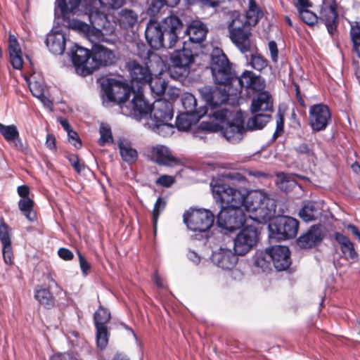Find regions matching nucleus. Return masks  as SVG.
<instances>
[{
	"label": "nucleus",
	"instance_id": "nucleus-1",
	"mask_svg": "<svg viewBox=\"0 0 360 360\" xmlns=\"http://www.w3.org/2000/svg\"><path fill=\"white\" fill-rule=\"evenodd\" d=\"M86 9L91 25L81 20H73L70 26L72 30L84 34L86 37L100 39L104 34H111L115 30L114 22L108 18L110 9L122 6L124 0H86Z\"/></svg>",
	"mask_w": 360,
	"mask_h": 360
},
{
	"label": "nucleus",
	"instance_id": "nucleus-2",
	"mask_svg": "<svg viewBox=\"0 0 360 360\" xmlns=\"http://www.w3.org/2000/svg\"><path fill=\"white\" fill-rule=\"evenodd\" d=\"M213 117L219 123H209L202 122L201 127L210 131H216L220 129L226 139L232 143H236L243 139V134L245 131L244 120L240 115L233 116V112L229 110L220 108L213 110Z\"/></svg>",
	"mask_w": 360,
	"mask_h": 360
},
{
	"label": "nucleus",
	"instance_id": "nucleus-3",
	"mask_svg": "<svg viewBox=\"0 0 360 360\" xmlns=\"http://www.w3.org/2000/svg\"><path fill=\"white\" fill-rule=\"evenodd\" d=\"M182 28V23L176 16H168L161 22L150 20L147 25L145 35L148 44L154 49L165 46L164 37L169 40L168 47L174 46L178 39V32Z\"/></svg>",
	"mask_w": 360,
	"mask_h": 360
},
{
	"label": "nucleus",
	"instance_id": "nucleus-4",
	"mask_svg": "<svg viewBox=\"0 0 360 360\" xmlns=\"http://www.w3.org/2000/svg\"><path fill=\"white\" fill-rule=\"evenodd\" d=\"M213 198L217 202H263L272 200L270 195L261 189L248 190L245 188H234L229 185L213 181Z\"/></svg>",
	"mask_w": 360,
	"mask_h": 360
},
{
	"label": "nucleus",
	"instance_id": "nucleus-5",
	"mask_svg": "<svg viewBox=\"0 0 360 360\" xmlns=\"http://www.w3.org/2000/svg\"><path fill=\"white\" fill-rule=\"evenodd\" d=\"M210 70L214 83L218 85L234 84L238 77L228 58L219 48H214L212 51Z\"/></svg>",
	"mask_w": 360,
	"mask_h": 360
},
{
	"label": "nucleus",
	"instance_id": "nucleus-6",
	"mask_svg": "<svg viewBox=\"0 0 360 360\" xmlns=\"http://www.w3.org/2000/svg\"><path fill=\"white\" fill-rule=\"evenodd\" d=\"M300 222L295 218L278 215L269 224V236L278 241L295 238L297 234Z\"/></svg>",
	"mask_w": 360,
	"mask_h": 360
},
{
	"label": "nucleus",
	"instance_id": "nucleus-7",
	"mask_svg": "<svg viewBox=\"0 0 360 360\" xmlns=\"http://www.w3.org/2000/svg\"><path fill=\"white\" fill-rule=\"evenodd\" d=\"M250 27L245 22L244 15L238 13L233 15V19L228 25L231 41L242 53L248 52L250 49Z\"/></svg>",
	"mask_w": 360,
	"mask_h": 360
},
{
	"label": "nucleus",
	"instance_id": "nucleus-8",
	"mask_svg": "<svg viewBox=\"0 0 360 360\" xmlns=\"http://www.w3.org/2000/svg\"><path fill=\"white\" fill-rule=\"evenodd\" d=\"M221 205V209L217 218L219 226L229 231L240 229L244 225L247 217L245 207L240 204H226V206Z\"/></svg>",
	"mask_w": 360,
	"mask_h": 360
},
{
	"label": "nucleus",
	"instance_id": "nucleus-9",
	"mask_svg": "<svg viewBox=\"0 0 360 360\" xmlns=\"http://www.w3.org/2000/svg\"><path fill=\"white\" fill-rule=\"evenodd\" d=\"M184 222L194 232H205L213 225L214 214L207 209L191 207L183 215Z\"/></svg>",
	"mask_w": 360,
	"mask_h": 360
},
{
	"label": "nucleus",
	"instance_id": "nucleus-10",
	"mask_svg": "<svg viewBox=\"0 0 360 360\" xmlns=\"http://www.w3.org/2000/svg\"><path fill=\"white\" fill-rule=\"evenodd\" d=\"M260 232L253 225L244 226L234 239L233 250L240 256L246 255L259 239Z\"/></svg>",
	"mask_w": 360,
	"mask_h": 360
},
{
	"label": "nucleus",
	"instance_id": "nucleus-11",
	"mask_svg": "<svg viewBox=\"0 0 360 360\" xmlns=\"http://www.w3.org/2000/svg\"><path fill=\"white\" fill-rule=\"evenodd\" d=\"M172 66L169 68L171 77L179 79L186 77L190 70L191 65L194 62L192 51L188 49L175 51L170 57Z\"/></svg>",
	"mask_w": 360,
	"mask_h": 360
},
{
	"label": "nucleus",
	"instance_id": "nucleus-12",
	"mask_svg": "<svg viewBox=\"0 0 360 360\" xmlns=\"http://www.w3.org/2000/svg\"><path fill=\"white\" fill-rule=\"evenodd\" d=\"M91 54L87 49L75 44L71 49V59L77 74L86 76L95 70L91 64Z\"/></svg>",
	"mask_w": 360,
	"mask_h": 360
},
{
	"label": "nucleus",
	"instance_id": "nucleus-13",
	"mask_svg": "<svg viewBox=\"0 0 360 360\" xmlns=\"http://www.w3.org/2000/svg\"><path fill=\"white\" fill-rule=\"evenodd\" d=\"M240 205L245 207L246 215L259 224L272 221L276 215V204H240Z\"/></svg>",
	"mask_w": 360,
	"mask_h": 360
},
{
	"label": "nucleus",
	"instance_id": "nucleus-14",
	"mask_svg": "<svg viewBox=\"0 0 360 360\" xmlns=\"http://www.w3.org/2000/svg\"><path fill=\"white\" fill-rule=\"evenodd\" d=\"M234 84L233 95L239 96V98L243 88L261 92L266 86L265 80L262 77L248 70L244 71L240 77L235 79Z\"/></svg>",
	"mask_w": 360,
	"mask_h": 360
},
{
	"label": "nucleus",
	"instance_id": "nucleus-15",
	"mask_svg": "<svg viewBox=\"0 0 360 360\" xmlns=\"http://www.w3.org/2000/svg\"><path fill=\"white\" fill-rule=\"evenodd\" d=\"M86 0H56V4L57 8L60 10L61 15L64 19L68 20V27L72 20L71 16H80L83 15L88 18V11L86 9Z\"/></svg>",
	"mask_w": 360,
	"mask_h": 360
},
{
	"label": "nucleus",
	"instance_id": "nucleus-16",
	"mask_svg": "<svg viewBox=\"0 0 360 360\" xmlns=\"http://www.w3.org/2000/svg\"><path fill=\"white\" fill-rule=\"evenodd\" d=\"M324 236L325 233L321 226L314 224L297 238L296 243L302 250L316 248L321 244Z\"/></svg>",
	"mask_w": 360,
	"mask_h": 360
},
{
	"label": "nucleus",
	"instance_id": "nucleus-17",
	"mask_svg": "<svg viewBox=\"0 0 360 360\" xmlns=\"http://www.w3.org/2000/svg\"><path fill=\"white\" fill-rule=\"evenodd\" d=\"M331 114L328 107L324 104H316L310 107L309 123L314 131L324 130L330 120Z\"/></svg>",
	"mask_w": 360,
	"mask_h": 360
},
{
	"label": "nucleus",
	"instance_id": "nucleus-18",
	"mask_svg": "<svg viewBox=\"0 0 360 360\" xmlns=\"http://www.w3.org/2000/svg\"><path fill=\"white\" fill-rule=\"evenodd\" d=\"M122 113L139 119L143 115H148L151 111L150 105L145 100L143 94L140 91L134 93L132 100L121 106Z\"/></svg>",
	"mask_w": 360,
	"mask_h": 360
},
{
	"label": "nucleus",
	"instance_id": "nucleus-19",
	"mask_svg": "<svg viewBox=\"0 0 360 360\" xmlns=\"http://www.w3.org/2000/svg\"><path fill=\"white\" fill-rule=\"evenodd\" d=\"M109 86L104 89V94L110 102H117L121 105H126L129 98L131 91L129 86L123 82L109 80Z\"/></svg>",
	"mask_w": 360,
	"mask_h": 360
},
{
	"label": "nucleus",
	"instance_id": "nucleus-20",
	"mask_svg": "<svg viewBox=\"0 0 360 360\" xmlns=\"http://www.w3.org/2000/svg\"><path fill=\"white\" fill-rule=\"evenodd\" d=\"M235 84L219 85L214 87L212 97L213 101L210 102V106L212 108L221 105L224 103L231 105L238 104L239 96L233 95Z\"/></svg>",
	"mask_w": 360,
	"mask_h": 360
},
{
	"label": "nucleus",
	"instance_id": "nucleus-21",
	"mask_svg": "<svg viewBox=\"0 0 360 360\" xmlns=\"http://www.w3.org/2000/svg\"><path fill=\"white\" fill-rule=\"evenodd\" d=\"M271 262L275 269L278 271L288 269L292 261L290 251L288 247L285 245H276L269 248Z\"/></svg>",
	"mask_w": 360,
	"mask_h": 360
},
{
	"label": "nucleus",
	"instance_id": "nucleus-22",
	"mask_svg": "<svg viewBox=\"0 0 360 360\" xmlns=\"http://www.w3.org/2000/svg\"><path fill=\"white\" fill-rule=\"evenodd\" d=\"M151 118L155 122H169L173 117V106L170 101L159 99L155 101L152 107Z\"/></svg>",
	"mask_w": 360,
	"mask_h": 360
},
{
	"label": "nucleus",
	"instance_id": "nucleus-23",
	"mask_svg": "<svg viewBox=\"0 0 360 360\" xmlns=\"http://www.w3.org/2000/svg\"><path fill=\"white\" fill-rule=\"evenodd\" d=\"M333 237L338 244L343 257L347 260L356 262L359 259V253L355 249L354 243L346 235L335 231Z\"/></svg>",
	"mask_w": 360,
	"mask_h": 360
},
{
	"label": "nucleus",
	"instance_id": "nucleus-24",
	"mask_svg": "<svg viewBox=\"0 0 360 360\" xmlns=\"http://www.w3.org/2000/svg\"><path fill=\"white\" fill-rule=\"evenodd\" d=\"M150 158L160 165L173 167L180 165V160L175 158L169 148L163 145L153 146L150 149Z\"/></svg>",
	"mask_w": 360,
	"mask_h": 360
},
{
	"label": "nucleus",
	"instance_id": "nucleus-25",
	"mask_svg": "<svg viewBox=\"0 0 360 360\" xmlns=\"http://www.w3.org/2000/svg\"><path fill=\"white\" fill-rule=\"evenodd\" d=\"M0 134L15 150L27 153V148L23 145L18 129L15 124L6 125L0 123Z\"/></svg>",
	"mask_w": 360,
	"mask_h": 360
},
{
	"label": "nucleus",
	"instance_id": "nucleus-26",
	"mask_svg": "<svg viewBox=\"0 0 360 360\" xmlns=\"http://www.w3.org/2000/svg\"><path fill=\"white\" fill-rule=\"evenodd\" d=\"M91 58V64L95 66V70L101 66L111 65L115 60L113 52L102 45L94 46Z\"/></svg>",
	"mask_w": 360,
	"mask_h": 360
},
{
	"label": "nucleus",
	"instance_id": "nucleus-27",
	"mask_svg": "<svg viewBox=\"0 0 360 360\" xmlns=\"http://www.w3.org/2000/svg\"><path fill=\"white\" fill-rule=\"evenodd\" d=\"M338 16L335 3L324 1L320 12L319 20L324 22L328 31L331 34L336 29Z\"/></svg>",
	"mask_w": 360,
	"mask_h": 360
},
{
	"label": "nucleus",
	"instance_id": "nucleus-28",
	"mask_svg": "<svg viewBox=\"0 0 360 360\" xmlns=\"http://www.w3.org/2000/svg\"><path fill=\"white\" fill-rule=\"evenodd\" d=\"M238 255L229 249L220 248L218 252H214L212 254V262L219 267L230 270L234 267L237 263Z\"/></svg>",
	"mask_w": 360,
	"mask_h": 360
},
{
	"label": "nucleus",
	"instance_id": "nucleus-29",
	"mask_svg": "<svg viewBox=\"0 0 360 360\" xmlns=\"http://www.w3.org/2000/svg\"><path fill=\"white\" fill-rule=\"evenodd\" d=\"M127 68L133 82L144 84L151 79L152 74L146 65L130 61L127 63Z\"/></svg>",
	"mask_w": 360,
	"mask_h": 360
},
{
	"label": "nucleus",
	"instance_id": "nucleus-30",
	"mask_svg": "<svg viewBox=\"0 0 360 360\" xmlns=\"http://www.w3.org/2000/svg\"><path fill=\"white\" fill-rule=\"evenodd\" d=\"M50 284L38 285L34 289V299L45 309H51L56 307V300L53 292L50 290Z\"/></svg>",
	"mask_w": 360,
	"mask_h": 360
},
{
	"label": "nucleus",
	"instance_id": "nucleus-31",
	"mask_svg": "<svg viewBox=\"0 0 360 360\" xmlns=\"http://www.w3.org/2000/svg\"><path fill=\"white\" fill-rule=\"evenodd\" d=\"M273 109V98L267 91L259 92L253 97L250 105L252 113L260 111H271Z\"/></svg>",
	"mask_w": 360,
	"mask_h": 360
},
{
	"label": "nucleus",
	"instance_id": "nucleus-32",
	"mask_svg": "<svg viewBox=\"0 0 360 360\" xmlns=\"http://www.w3.org/2000/svg\"><path fill=\"white\" fill-rule=\"evenodd\" d=\"M292 1L298 11L300 18L304 23L314 25L317 22L316 15L309 10L311 6L309 0H292Z\"/></svg>",
	"mask_w": 360,
	"mask_h": 360
},
{
	"label": "nucleus",
	"instance_id": "nucleus-33",
	"mask_svg": "<svg viewBox=\"0 0 360 360\" xmlns=\"http://www.w3.org/2000/svg\"><path fill=\"white\" fill-rule=\"evenodd\" d=\"M46 44L51 53L60 55L65 48V36L60 32H51L47 35Z\"/></svg>",
	"mask_w": 360,
	"mask_h": 360
},
{
	"label": "nucleus",
	"instance_id": "nucleus-34",
	"mask_svg": "<svg viewBox=\"0 0 360 360\" xmlns=\"http://www.w3.org/2000/svg\"><path fill=\"white\" fill-rule=\"evenodd\" d=\"M227 181L231 183H243L247 181L245 171L243 172L239 171H229L224 172L219 174L216 177L212 179L210 186L211 188L212 193L213 194V186L212 184L213 181H217L219 184L226 185L224 183Z\"/></svg>",
	"mask_w": 360,
	"mask_h": 360
},
{
	"label": "nucleus",
	"instance_id": "nucleus-35",
	"mask_svg": "<svg viewBox=\"0 0 360 360\" xmlns=\"http://www.w3.org/2000/svg\"><path fill=\"white\" fill-rule=\"evenodd\" d=\"M8 51L10 61L13 68L21 69L23 64L22 51L17 39L12 34L9 36Z\"/></svg>",
	"mask_w": 360,
	"mask_h": 360
},
{
	"label": "nucleus",
	"instance_id": "nucleus-36",
	"mask_svg": "<svg viewBox=\"0 0 360 360\" xmlns=\"http://www.w3.org/2000/svg\"><path fill=\"white\" fill-rule=\"evenodd\" d=\"M181 103L185 110L184 112L195 115L197 119H200L207 112L206 107L200 108L198 110L196 108V99L190 93L184 94L181 98Z\"/></svg>",
	"mask_w": 360,
	"mask_h": 360
},
{
	"label": "nucleus",
	"instance_id": "nucleus-37",
	"mask_svg": "<svg viewBox=\"0 0 360 360\" xmlns=\"http://www.w3.org/2000/svg\"><path fill=\"white\" fill-rule=\"evenodd\" d=\"M186 32L188 35L191 41L200 43L205 39L207 29L202 22L194 20L188 25Z\"/></svg>",
	"mask_w": 360,
	"mask_h": 360
},
{
	"label": "nucleus",
	"instance_id": "nucleus-38",
	"mask_svg": "<svg viewBox=\"0 0 360 360\" xmlns=\"http://www.w3.org/2000/svg\"><path fill=\"white\" fill-rule=\"evenodd\" d=\"M117 20L122 28H133L138 23L139 15L133 10L124 8L120 11Z\"/></svg>",
	"mask_w": 360,
	"mask_h": 360
},
{
	"label": "nucleus",
	"instance_id": "nucleus-39",
	"mask_svg": "<svg viewBox=\"0 0 360 360\" xmlns=\"http://www.w3.org/2000/svg\"><path fill=\"white\" fill-rule=\"evenodd\" d=\"M295 149L302 160H306L310 164L315 165L316 163L317 155L314 144L302 143L297 146Z\"/></svg>",
	"mask_w": 360,
	"mask_h": 360
},
{
	"label": "nucleus",
	"instance_id": "nucleus-40",
	"mask_svg": "<svg viewBox=\"0 0 360 360\" xmlns=\"http://www.w3.org/2000/svg\"><path fill=\"white\" fill-rule=\"evenodd\" d=\"M269 248L256 254L254 262L255 266L260 268L262 272H269L271 270V257Z\"/></svg>",
	"mask_w": 360,
	"mask_h": 360
},
{
	"label": "nucleus",
	"instance_id": "nucleus-41",
	"mask_svg": "<svg viewBox=\"0 0 360 360\" xmlns=\"http://www.w3.org/2000/svg\"><path fill=\"white\" fill-rule=\"evenodd\" d=\"M120 153L124 161L133 162L138 158V153L127 140H121L118 143Z\"/></svg>",
	"mask_w": 360,
	"mask_h": 360
},
{
	"label": "nucleus",
	"instance_id": "nucleus-42",
	"mask_svg": "<svg viewBox=\"0 0 360 360\" xmlns=\"http://www.w3.org/2000/svg\"><path fill=\"white\" fill-rule=\"evenodd\" d=\"M245 22L249 26L255 25L262 17V12L257 6L255 0H249L248 10L245 16Z\"/></svg>",
	"mask_w": 360,
	"mask_h": 360
},
{
	"label": "nucleus",
	"instance_id": "nucleus-43",
	"mask_svg": "<svg viewBox=\"0 0 360 360\" xmlns=\"http://www.w3.org/2000/svg\"><path fill=\"white\" fill-rule=\"evenodd\" d=\"M96 346L100 350H103L108 345L110 331L107 326H95Z\"/></svg>",
	"mask_w": 360,
	"mask_h": 360
},
{
	"label": "nucleus",
	"instance_id": "nucleus-44",
	"mask_svg": "<svg viewBox=\"0 0 360 360\" xmlns=\"http://www.w3.org/2000/svg\"><path fill=\"white\" fill-rule=\"evenodd\" d=\"M198 120L195 115L183 112L177 116L176 125L179 130L187 131L191 128L192 124Z\"/></svg>",
	"mask_w": 360,
	"mask_h": 360
},
{
	"label": "nucleus",
	"instance_id": "nucleus-45",
	"mask_svg": "<svg viewBox=\"0 0 360 360\" xmlns=\"http://www.w3.org/2000/svg\"><path fill=\"white\" fill-rule=\"evenodd\" d=\"M27 82L32 94L36 98L41 97L42 94H44L43 79H37L36 76L32 75L27 79Z\"/></svg>",
	"mask_w": 360,
	"mask_h": 360
},
{
	"label": "nucleus",
	"instance_id": "nucleus-46",
	"mask_svg": "<svg viewBox=\"0 0 360 360\" xmlns=\"http://www.w3.org/2000/svg\"><path fill=\"white\" fill-rule=\"evenodd\" d=\"M270 116L266 114H257L250 118L247 127L250 130L260 129L269 121Z\"/></svg>",
	"mask_w": 360,
	"mask_h": 360
},
{
	"label": "nucleus",
	"instance_id": "nucleus-47",
	"mask_svg": "<svg viewBox=\"0 0 360 360\" xmlns=\"http://www.w3.org/2000/svg\"><path fill=\"white\" fill-rule=\"evenodd\" d=\"M111 319V314L109 310L101 305L95 311L94 314V326H106Z\"/></svg>",
	"mask_w": 360,
	"mask_h": 360
},
{
	"label": "nucleus",
	"instance_id": "nucleus-48",
	"mask_svg": "<svg viewBox=\"0 0 360 360\" xmlns=\"http://www.w3.org/2000/svg\"><path fill=\"white\" fill-rule=\"evenodd\" d=\"M300 217L304 221H311L318 217V210L314 204H304L299 212Z\"/></svg>",
	"mask_w": 360,
	"mask_h": 360
},
{
	"label": "nucleus",
	"instance_id": "nucleus-49",
	"mask_svg": "<svg viewBox=\"0 0 360 360\" xmlns=\"http://www.w3.org/2000/svg\"><path fill=\"white\" fill-rule=\"evenodd\" d=\"M276 183L278 188L285 192H288L297 186V182L294 179L283 173L278 175V181Z\"/></svg>",
	"mask_w": 360,
	"mask_h": 360
},
{
	"label": "nucleus",
	"instance_id": "nucleus-50",
	"mask_svg": "<svg viewBox=\"0 0 360 360\" xmlns=\"http://www.w3.org/2000/svg\"><path fill=\"white\" fill-rule=\"evenodd\" d=\"M150 86V90L156 95H161L166 91L167 83L159 76L153 77L151 76L150 80L148 82Z\"/></svg>",
	"mask_w": 360,
	"mask_h": 360
},
{
	"label": "nucleus",
	"instance_id": "nucleus-51",
	"mask_svg": "<svg viewBox=\"0 0 360 360\" xmlns=\"http://www.w3.org/2000/svg\"><path fill=\"white\" fill-rule=\"evenodd\" d=\"M153 129L162 136L172 135L174 131V127L169 122H155L153 124Z\"/></svg>",
	"mask_w": 360,
	"mask_h": 360
},
{
	"label": "nucleus",
	"instance_id": "nucleus-52",
	"mask_svg": "<svg viewBox=\"0 0 360 360\" xmlns=\"http://www.w3.org/2000/svg\"><path fill=\"white\" fill-rule=\"evenodd\" d=\"M0 241L2 245L11 244V229L3 218L0 219Z\"/></svg>",
	"mask_w": 360,
	"mask_h": 360
},
{
	"label": "nucleus",
	"instance_id": "nucleus-53",
	"mask_svg": "<svg viewBox=\"0 0 360 360\" xmlns=\"http://www.w3.org/2000/svg\"><path fill=\"white\" fill-rule=\"evenodd\" d=\"M350 33L354 44V50L360 58V24L356 23V25H352ZM357 78L359 81L360 77L357 75Z\"/></svg>",
	"mask_w": 360,
	"mask_h": 360
},
{
	"label": "nucleus",
	"instance_id": "nucleus-54",
	"mask_svg": "<svg viewBox=\"0 0 360 360\" xmlns=\"http://www.w3.org/2000/svg\"><path fill=\"white\" fill-rule=\"evenodd\" d=\"M19 209L22 214L30 221L37 220V214L34 210V204H18Z\"/></svg>",
	"mask_w": 360,
	"mask_h": 360
},
{
	"label": "nucleus",
	"instance_id": "nucleus-55",
	"mask_svg": "<svg viewBox=\"0 0 360 360\" xmlns=\"http://www.w3.org/2000/svg\"><path fill=\"white\" fill-rule=\"evenodd\" d=\"M166 204H154L152 211V222L155 235L157 232L158 221L160 214L165 210Z\"/></svg>",
	"mask_w": 360,
	"mask_h": 360
},
{
	"label": "nucleus",
	"instance_id": "nucleus-56",
	"mask_svg": "<svg viewBox=\"0 0 360 360\" xmlns=\"http://www.w3.org/2000/svg\"><path fill=\"white\" fill-rule=\"evenodd\" d=\"M101 137L99 139V144L101 146L105 145L107 143H111L112 141V137L110 129L108 126L101 125L100 127Z\"/></svg>",
	"mask_w": 360,
	"mask_h": 360
},
{
	"label": "nucleus",
	"instance_id": "nucleus-57",
	"mask_svg": "<svg viewBox=\"0 0 360 360\" xmlns=\"http://www.w3.org/2000/svg\"><path fill=\"white\" fill-rule=\"evenodd\" d=\"M250 65L254 69L257 70H262L266 67L267 62L263 56L260 55H255L251 58Z\"/></svg>",
	"mask_w": 360,
	"mask_h": 360
},
{
	"label": "nucleus",
	"instance_id": "nucleus-58",
	"mask_svg": "<svg viewBox=\"0 0 360 360\" xmlns=\"http://www.w3.org/2000/svg\"><path fill=\"white\" fill-rule=\"evenodd\" d=\"M213 90L214 87L205 86L198 89L200 94L202 98L206 101V103L210 105V102L213 101Z\"/></svg>",
	"mask_w": 360,
	"mask_h": 360
},
{
	"label": "nucleus",
	"instance_id": "nucleus-59",
	"mask_svg": "<svg viewBox=\"0 0 360 360\" xmlns=\"http://www.w3.org/2000/svg\"><path fill=\"white\" fill-rule=\"evenodd\" d=\"M2 252L4 262L6 264H11L13 263V256L11 244L2 245Z\"/></svg>",
	"mask_w": 360,
	"mask_h": 360
},
{
	"label": "nucleus",
	"instance_id": "nucleus-60",
	"mask_svg": "<svg viewBox=\"0 0 360 360\" xmlns=\"http://www.w3.org/2000/svg\"><path fill=\"white\" fill-rule=\"evenodd\" d=\"M156 184L164 187H169L175 182L174 176L170 175H161L156 180Z\"/></svg>",
	"mask_w": 360,
	"mask_h": 360
},
{
	"label": "nucleus",
	"instance_id": "nucleus-61",
	"mask_svg": "<svg viewBox=\"0 0 360 360\" xmlns=\"http://www.w3.org/2000/svg\"><path fill=\"white\" fill-rule=\"evenodd\" d=\"M68 160L77 173H80L84 169L85 165L79 162L77 155H71L68 157Z\"/></svg>",
	"mask_w": 360,
	"mask_h": 360
},
{
	"label": "nucleus",
	"instance_id": "nucleus-62",
	"mask_svg": "<svg viewBox=\"0 0 360 360\" xmlns=\"http://www.w3.org/2000/svg\"><path fill=\"white\" fill-rule=\"evenodd\" d=\"M77 254H78V257H79L80 269H81L83 274L87 275L91 269V265L88 262V261L86 259L84 256H83L79 251L77 252Z\"/></svg>",
	"mask_w": 360,
	"mask_h": 360
},
{
	"label": "nucleus",
	"instance_id": "nucleus-63",
	"mask_svg": "<svg viewBox=\"0 0 360 360\" xmlns=\"http://www.w3.org/2000/svg\"><path fill=\"white\" fill-rule=\"evenodd\" d=\"M69 141L77 148L82 146V143L78 134L75 131L70 129L67 131Z\"/></svg>",
	"mask_w": 360,
	"mask_h": 360
},
{
	"label": "nucleus",
	"instance_id": "nucleus-64",
	"mask_svg": "<svg viewBox=\"0 0 360 360\" xmlns=\"http://www.w3.org/2000/svg\"><path fill=\"white\" fill-rule=\"evenodd\" d=\"M49 360H78L74 355L70 353H58L52 355Z\"/></svg>",
	"mask_w": 360,
	"mask_h": 360
}]
</instances>
